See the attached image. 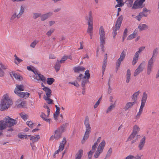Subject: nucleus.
<instances>
[{"instance_id":"aec40b11","label":"nucleus","mask_w":159,"mask_h":159,"mask_svg":"<svg viewBox=\"0 0 159 159\" xmlns=\"http://www.w3.org/2000/svg\"><path fill=\"white\" fill-rule=\"evenodd\" d=\"M43 90L46 92V97L45 96L44 97H50L51 95L52 91L49 88L47 87H44L43 88Z\"/></svg>"},{"instance_id":"603ef678","label":"nucleus","mask_w":159,"mask_h":159,"mask_svg":"<svg viewBox=\"0 0 159 159\" xmlns=\"http://www.w3.org/2000/svg\"><path fill=\"white\" fill-rule=\"evenodd\" d=\"M145 48V47L142 46L139 48V50L136 52L135 53L137 54V55H139V53L141 52L142 51H143Z\"/></svg>"},{"instance_id":"0eeeda50","label":"nucleus","mask_w":159,"mask_h":159,"mask_svg":"<svg viewBox=\"0 0 159 159\" xmlns=\"http://www.w3.org/2000/svg\"><path fill=\"white\" fill-rule=\"evenodd\" d=\"M32 72L34 74L33 78L37 80L38 81L41 80L42 81L45 82L46 81V78L43 75H41L38 70L35 69H33Z\"/></svg>"},{"instance_id":"20e7f679","label":"nucleus","mask_w":159,"mask_h":159,"mask_svg":"<svg viewBox=\"0 0 159 159\" xmlns=\"http://www.w3.org/2000/svg\"><path fill=\"white\" fill-rule=\"evenodd\" d=\"M122 20L123 17L122 16H120L117 20L115 25L113 28L112 34L114 38L117 35V31L120 30Z\"/></svg>"},{"instance_id":"f3484780","label":"nucleus","mask_w":159,"mask_h":159,"mask_svg":"<svg viewBox=\"0 0 159 159\" xmlns=\"http://www.w3.org/2000/svg\"><path fill=\"white\" fill-rule=\"evenodd\" d=\"M53 14L52 12H49L45 14L41 15V20L44 21L51 16Z\"/></svg>"},{"instance_id":"774afa93","label":"nucleus","mask_w":159,"mask_h":159,"mask_svg":"<svg viewBox=\"0 0 159 159\" xmlns=\"http://www.w3.org/2000/svg\"><path fill=\"white\" fill-rule=\"evenodd\" d=\"M134 157L133 156L129 155L127 156L125 159H133Z\"/></svg>"},{"instance_id":"a878e982","label":"nucleus","mask_w":159,"mask_h":159,"mask_svg":"<svg viewBox=\"0 0 159 159\" xmlns=\"http://www.w3.org/2000/svg\"><path fill=\"white\" fill-rule=\"evenodd\" d=\"M131 74L130 70L129 69H128L127 70V74L126 75V82L127 83H129L130 81Z\"/></svg>"},{"instance_id":"c756f323","label":"nucleus","mask_w":159,"mask_h":159,"mask_svg":"<svg viewBox=\"0 0 159 159\" xmlns=\"http://www.w3.org/2000/svg\"><path fill=\"white\" fill-rule=\"evenodd\" d=\"M138 28L140 30H143L148 28V26L145 24L139 25L138 26Z\"/></svg>"},{"instance_id":"4d7b16f0","label":"nucleus","mask_w":159,"mask_h":159,"mask_svg":"<svg viewBox=\"0 0 159 159\" xmlns=\"http://www.w3.org/2000/svg\"><path fill=\"white\" fill-rule=\"evenodd\" d=\"M20 115L21 117L24 120H26L27 119V116L26 114H24L22 113L20 114Z\"/></svg>"},{"instance_id":"423d86ee","label":"nucleus","mask_w":159,"mask_h":159,"mask_svg":"<svg viewBox=\"0 0 159 159\" xmlns=\"http://www.w3.org/2000/svg\"><path fill=\"white\" fill-rule=\"evenodd\" d=\"M106 143L104 140H102L101 143L99 144L97 150L95 152L94 157L95 158H98L100 154L102 153L103 151L104 147Z\"/></svg>"},{"instance_id":"4c0bfd02","label":"nucleus","mask_w":159,"mask_h":159,"mask_svg":"<svg viewBox=\"0 0 159 159\" xmlns=\"http://www.w3.org/2000/svg\"><path fill=\"white\" fill-rule=\"evenodd\" d=\"M25 9L24 7L22 6H21L20 8V10L19 13L17 15L18 17H20L23 14L24 12Z\"/></svg>"},{"instance_id":"052dcab7","label":"nucleus","mask_w":159,"mask_h":159,"mask_svg":"<svg viewBox=\"0 0 159 159\" xmlns=\"http://www.w3.org/2000/svg\"><path fill=\"white\" fill-rule=\"evenodd\" d=\"M84 79L82 80L81 83L82 86L84 88L85 86V84L87 83V80H84Z\"/></svg>"},{"instance_id":"b1692460","label":"nucleus","mask_w":159,"mask_h":159,"mask_svg":"<svg viewBox=\"0 0 159 159\" xmlns=\"http://www.w3.org/2000/svg\"><path fill=\"white\" fill-rule=\"evenodd\" d=\"M147 15V14H145L143 12H141L139 13V15L136 16L135 18L137 20L139 21L143 17H146Z\"/></svg>"},{"instance_id":"39448f33","label":"nucleus","mask_w":159,"mask_h":159,"mask_svg":"<svg viewBox=\"0 0 159 159\" xmlns=\"http://www.w3.org/2000/svg\"><path fill=\"white\" fill-rule=\"evenodd\" d=\"M100 46L103 48L105 43V34L104 30L102 26H101L99 30Z\"/></svg>"},{"instance_id":"c9c22d12","label":"nucleus","mask_w":159,"mask_h":159,"mask_svg":"<svg viewBox=\"0 0 159 159\" xmlns=\"http://www.w3.org/2000/svg\"><path fill=\"white\" fill-rule=\"evenodd\" d=\"M98 145V143L97 142L95 143L92 146V149L89 152H91V154L93 155V153L95 151Z\"/></svg>"},{"instance_id":"79ce46f5","label":"nucleus","mask_w":159,"mask_h":159,"mask_svg":"<svg viewBox=\"0 0 159 159\" xmlns=\"http://www.w3.org/2000/svg\"><path fill=\"white\" fill-rule=\"evenodd\" d=\"M50 97H44V99L47 101V103L49 104L53 103V100L49 98Z\"/></svg>"},{"instance_id":"5fc2aeb1","label":"nucleus","mask_w":159,"mask_h":159,"mask_svg":"<svg viewBox=\"0 0 159 159\" xmlns=\"http://www.w3.org/2000/svg\"><path fill=\"white\" fill-rule=\"evenodd\" d=\"M67 59V57H66V56L65 55L61 58L59 61L61 63H63Z\"/></svg>"},{"instance_id":"cd10ccee","label":"nucleus","mask_w":159,"mask_h":159,"mask_svg":"<svg viewBox=\"0 0 159 159\" xmlns=\"http://www.w3.org/2000/svg\"><path fill=\"white\" fill-rule=\"evenodd\" d=\"M139 55H137L135 53L133 57V60L132 61V64L134 65L137 62L139 59Z\"/></svg>"},{"instance_id":"69168bd1","label":"nucleus","mask_w":159,"mask_h":159,"mask_svg":"<svg viewBox=\"0 0 159 159\" xmlns=\"http://www.w3.org/2000/svg\"><path fill=\"white\" fill-rule=\"evenodd\" d=\"M100 103V100H98L94 106V108H96Z\"/></svg>"},{"instance_id":"680f3d73","label":"nucleus","mask_w":159,"mask_h":159,"mask_svg":"<svg viewBox=\"0 0 159 159\" xmlns=\"http://www.w3.org/2000/svg\"><path fill=\"white\" fill-rule=\"evenodd\" d=\"M69 84H70L73 85L75 86L78 87L79 86V85L77 82H70Z\"/></svg>"},{"instance_id":"9b49d317","label":"nucleus","mask_w":159,"mask_h":159,"mask_svg":"<svg viewBox=\"0 0 159 159\" xmlns=\"http://www.w3.org/2000/svg\"><path fill=\"white\" fill-rule=\"evenodd\" d=\"M154 61H155L152 60V59H150L148 61L147 69V74L148 75H150L152 71Z\"/></svg>"},{"instance_id":"e433bc0d","label":"nucleus","mask_w":159,"mask_h":159,"mask_svg":"<svg viewBox=\"0 0 159 159\" xmlns=\"http://www.w3.org/2000/svg\"><path fill=\"white\" fill-rule=\"evenodd\" d=\"M136 33L137 32L135 31L133 34H130L128 36L127 38V40H129L134 38L136 36Z\"/></svg>"},{"instance_id":"8fccbe9b","label":"nucleus","mask_w":159,"mask_h":159,"mask_svg":"<svg viewBox=\"0 0 159 159\" xmlns=\"http://www.w3.org/2000/svg\"><path fill=\"white\" fill-rule=\"evenodd\" d=\"M41 14L40 13H34L33 14V18L34 19H36L39 17H41Z\"/></svg>"},{"instance_id":"09e8293b","label":"nucleus","mask_w":159,"mask_h":159,"mask_svg":"<svg viewBox=\"0 0 159 159\" xmlns=\"http://www.w3.org/2000/svg\"><path fill=\"white\" fill-rule=\"evenodd\" d=\"M107 65V63L103 62V65L102 67V76H103L105 72V70Z\"/></svg>"},{"instance_id":"4be33fe9","label":"nucleus","mask_w":159,"mask_h":159,"mask_svg":"<svg viewBox=\"0 0 159 159\" xmlns=\"http://www.w3.org/2000/svg\"><path fill=\"white\" fill-rule=\"evenodd\" d=\"M85 68L83 66H78L75 67L73 70L75 72H80L81 71H84Z\"/></svg>"},{"instance_id":"dca6fc26","label":"nucleus","mask_w":159,"mask_h":159,"mask_svg":"<svg viewBox=\"0 0 159 159\" xmlns=\"http://www.w3.org/2000/svg\"><path fill=\"white\" fill-rule=\"evenodd\" d=\"M16 105L17 107L19 108H23L25 107L26 102L25 101H22L21 99H18L16 102Z\"/></svg>"},{"instance_id":"c03bdc74","label":"nucleus","mask_w":159,"mask_h":159,"mask_svg":"<svg viewBox=\"0 0 159 159\" xmlns=\"http://www.w3.org/2000/svg\"><path fill=\"white\" fill-rule=\"evenodd\" d=\"M139 128L137 125H134L133 127V132L137 134V132L139 131Z\"/></svg>"},{"instance_id":"c85d7f7f","label":"nucleus","mask_w":159,"mask_h":159,"mask_svg":"<svg viewBox=\"0 0 159 159\" xmlns=\"http://www.w3.org/2000/svg\"><path fill=\"white\" fill-rule=\"evenodd\" d=\"M139 91L134 93L132 96V99L134 102H135L137 100V96L139 95Z\"/></svg>"},{"instance_id":"9d476101","label":"nucleus","mask_w":159,"mask_h":159,"mask_svg":"<svg viewBox=\"0 0 159 159\" xmlns=\"http://www.w3.org/2000/svg\"><path fill=\"white\" fill-rule=\"evenodd\" d=\"M4 120L6 121L7 126L11 127L17 123L16 120L12 119L8 116L6 117Z\"/></svg>"},{"instance_id":"4468645a","label":"nucleus","mask_w":159,"mask_h":159,"mask_svg":"<svg viewBox=\"0 0 159 159\" xmlns=\"http://www.w3.org/2000/svg\"><path fill=\"white\" fill-rule=\"evenodd\" d=\"M66 142V139L65 138H64L62 141L61 142L58 150H57L54 153L56 154L58 153L59 151H62L64 148V145Z\"/></svg>"},{"instance_id":"0e129e2a","label":"nucleus","mask_w":159,"mask_h":159,"mask_svg":"<svg viewBox=\"0 0 159 159\" xmlns=\"http://www.w3.org/2000/svg\"><path fill=\"white\" fill-rule=\"evenodd\" d=\"M145 103H141V105L140 107V108H139V111H143V108L144 106Z\"/></svg>"},{"instance_id":"5701e85b","label":"nucleus","mask_w":159,"mask_h":159,"mask_svg":"<svg viewBox=\"0 0 159 159\" xmlns=\"http://www.w3.org/2000/svg\"><path fill=\"white\" fill-rule=\"evenodd\" d=\"M135 103V102H128L127 103L124 108L125 110V111H127L129 108H131Z\"/></svg>"},{"instance_id":"a19ab883","label":"nucleus","mask_w":159,"mask_h":159,"mask_svg":"<svg viewBox=\"0 0 159 159\" xmlns=\"http://www.w3.org/2000/svg\"><path fill=\"white\" fill-rule=\"evenodd\" d=\"M16 18L18 19L20 17H18L17 15H16V12H14L11 16V17L10 18V20L11 22H12Z\"/></svg>"},{"instance_id":"bf43d9fd","label":"nucleus","mask_w":159,"mask_h":159,"mask_svg":"<svg viewBox=\"0 0 159 159\" xmlns=\"http://www.w3.org/2000/svg\"><path fill=\"white\" fill-rule=\"evenodd\" d=\"M54 30L53 29H51L46 33V35L49 36L53 32Z\"/></svg>"},{"instance_id":"2f4dec72","label":"nucleus","mask_w":159,"mask_h":159,"mask_svg":"<svg viewBox=\"0 0 159 159\" xmlns=\"http://www.w3.org/2000/svg\"><path fill=\"white\" fill-rule=\"evenodd\" d=\"M61 64L58 60L57 61L56 64L55 66V68L56 72H58L60 70L61 67Z\"/></svg>"},{"instance_id":"49530a36","label":"nucleus","mask_w":159,"mask_h":159,"mask_svg":"<svg viewBox=\"0 0 159 159\" xmlns=\"http://www.w3.org/2000/svg\"><path fill=\"white\" fill-rule=\"evenodd\" d=\"M39 42V41L37 40H34L33 42H32L30 45V47L34 48L36 44Z\"/></svg>"},{"instance_id":"f8f14e48","label":"nucleus","mask_w":159,"mask_h":159,"mask_svg":"<svg viewBox=\"0 0 159 159\" xmlns=\"http://www.w3.org/2000/svg\"><path fill=\"white\" fill-rule=\"evenodd\" d=\"M14 92L20 97L25 98H28L30 96V93H28L20 92L16 89L14 90Z\"/></svg>"},{"instance_id":"13d9d810","label":"nucleus","mask_w":159,"mask_h":159,"mask_svg":"<svg viewBox=\"0 0 159 159\" xmlns=\"http://www.w3.org/2000/svg\"><path fill=\"white\" fill-rule=\"evenodd\" d=\"M84 76H85L86 78L87 77V79H89L90 77V75L89 73V70H87L85 72Z\"/></svg>"},{"instance_id":"864d4df0","label":"nucleus","mask_w":159,"mask_h":159,"mask_svg":"<svg viewBox=\"0 0 159 159\" xmlns=\"http://www.w3.org/2000/svg\"><path fill=\"white\" fill-rule=\"evenodd\" d=\"M14 57H15V59L18 61V62H15V63L16 64L18 65L20 62L22 61V60L20 59L16 54L14 55Z\"/></svg>"},{"instance_id":"72a5a7b5","label":"nucleus","mask_w":159,"mask_h":159,"mask_svg":"<svg viewBox=\"0 0 159 159\" xmlns=\"http://www.w3.org/2000/svg\"><path fill=\"white\" fill-rule=\"evenodd\" d=\"M115 107V103L111 104L110 106L108 107L107 111L106 113H108L109 112L111 111Z\"/></svg>"},{"instance_id":"1a4fd4ad","label":"nucleus","mask_w":159,"mask_h":159,"mask_svg":"<svg viewBox=\"0 0 159 159\" xmlns=\"http://www.w3.org/2000/svg\"><path fill=\"white\" fill-rule=\"evenodd\" d=\"M145 1V0H136L134 3L132 8L135 9L142 8L144 6L143 3Z\"/></svg>"},{"instance_id":"7ed1b4c3","label":"nucleus","mask_w":159,"mask_h":159,"mask_svg":"<svg viewBox=\"0 0 159 159\" xmlns=\"http://www.w3.org/2000/svg\"><path fill=\"white\" fill-rule=\"evenodd\" d=\"M64 130V127L63 126H61L58 128L54 132V135L51 136L49 140L52 141L54 139L56 140H59L61 137L62 133Z\"/></svg>"},{"instance_id":"a18cd8bd","label":"nucleus","mask_w":159,"mask_h":159,"mask_svg":"<svg viewBox=\"0 0 159 159\" xmlns=\"http://www.w3.org/2000/svg\"><path fill=\"white\" fill-rule=\"evenodd\" d=\"M27 125L31 128H33L34 126V124L31 121H29L26 122Z\"/></svg>"},{"instance_id":"de8ad7c7","label":"nucleus","mask_w":159,"mask_h":159,"mask_svg":"<svg viewBox=\"0 0 159 159\" xmlns=\"http://www.w3.org/2000/svg\"><path fill=\"white\" fill-rule=\"evenodd\" d=\"M136 134L133 132L131 134V135H130V136L128 138V140L130 141L134 139V137H135Z\"/></svg>"},{"instance_id":"f03ea898","label":"nucleus","mask_w":159,"mask_h":159,"mask_svg":"<svg viewBox=\"0 0 159 159\" xmlns=\"http://www.w3.org/2000/svg\"><path fill=\"white\" fill-rule=\"evenodd\" d=\"M12 104L11 101L7 95L3 96V99L1 101V110L4 111L8 109Z\"/></svg>"},{"instance_id":"f257e3e1","label":"nucleus","mask_w":159,"mask_h":159,"mask_svg":"<svg viewBox=\"0 0 159 159\" xmlns=\"http://www.w3.org/2000/svg\"><path fill=\"white\" fill-rule=\"evenodd\" d=\"M84 125L86 128V131L81 141V143L82 144L84 143L85 141L88 139L89 134L91 132V128L89 124V118L87 116L85 117Z\"/></svg>"},{"instance_id":"a211bd4d","label":"nucleus","mask_w":159,"mask_h":159,"mask_svg":"<svg viewBox=\"0 0 159 159\" xmlns=\"http://www.w3.org/2000/svg\"><path fill=\"white\" fill-rule=\"evenodd\" d=\"M10 76L12 77V76L15 77L16 79L19 80H21L23 79L22 77L20 76L19 75L13 72H10Z\"/></svg>"},{"instance_id":"338daca9","label":"nucleus","mask_w":159,"mask_h":159,"mask_svg":"<svg viewBox=\"0 0 159 159\" xmlns=\"http://www.w3.org/2000/svg\"><path fill=\"white\" fill-rule=\"evenodd\" d=\"M4 72L0 68V76L2 77L4 75Z\"/></svg>"},{"instance_id":"6e6552de","label":"nucleus","mask_w":159,"mask_h":159,"mask_svg":"<svg viewBox=\"0 0 159 159\" xmlns=\"http://www.w3.org/2000/svg\"><path fill=\"white\" fill-rule=\"evenodd\" d=\"M126 56V52L123 50L121 53L120 58L118 59L116 63V72H117L120 68L121 62L123 61L125 58Z\"/></svg>"},{"instance_id":"3c124183","label":"nucleus","mask_w":159,"mask_h":159,"mask_svg":"<svg viewBox=\"0 0 159 159\" xmlns=\"http://www.w3.org/2000/svg\"><path fill=\"white\" fill-rule=\"evenodd\" d=\"M112 152V149L111 148H110L108 150L107 154L106 155V157H109Z\"/></svg>"},{"instance_id":"bb28decb","label":"nucleus","mask_w":159,"mask_h":159,"mask_svg":"<svg viewBox=\"0 0 159 159\" xmlns=\"http://www.w3.org/2000/svg\"><path fill=\"white\" fill-rule=\"evenodd\" d=\"M158 48H156L153 50L152 57L150 59H152V60L155 61V57L157 56L158 54Z\"/></svg>"},{"instance_id":"393cba45","label":"nucleus","mask_w":159,"mask_h":159,"mask_svg":"<svg viewBox=\"0 0 159 159\" xmlns=\"http://www.w3.org/2000/svg\"><path fill=\"white\" fill-rule=\"evenodd\" d=\"M40 139L39 135H37L34 136H31L30 138V140H32L33 143L37 142Z\"/></svg>"},{"instance_id":"58836bf2","label":"nucleus","mask_w":159,"mask_h":159,"mask_svg":"<svg viewBox=\"0 0 159 159\" xmlns=\"http://www.w3.org/2000/svg\"><path fill=\"white\" fill-rule=\"evenodd\" d=\"M93 25H88V27L87 30V32L88 34L93 33Z\"/></svg>"},{"instance_id":"37998d69","label":"nucleus","mask_w":159,"mask_h":159,"mask_svg":"<svg viewBox=\"0 0 159 159\" xmlns=\"http://www.w3.org/2000/svg\"><path fill=\"white\" fill-rule=\"evenodd\" d=\"M54 81V80L52 78H48L47 79V83L49 85L52 84Z\"/></svg>"},{"instance_id":"412c9836","label":"nucleus","mask_w":159,"mask_h":159,"mask_svg":"<svg viewBox=\"0 0 159 159\" xmlns=\"http://www.w3.org/2000/svg\"><path fill=\"white\" fill-rule=\"evenodd\" d=\"M145 140V137L144 136L141 139L138 148L139 150H141L144 146Z\"/></svg>"},{"instance_id":"f704fd0d","label":"nucleus","mask_w":159,"mask_h":159,"mask_svg":"<svg viewBox=\"0 0 159 159\" xmlns=\"http://www.w3.org/2000/svg\"><path fill=\"white\" fill-rule=\"evenodd\" d=\"M82 154L83 150H80L78 153L76 154L75 159H81Z\"/></svg>"},{"instance_id":"ea45409f","label":"nucleus","mask_w":159,"mask_h":159,"mask_svg":"<svg viewBox=\"0 0 159 159\" xmlns=\"http://www.w3.org/2000/svg\"><path fill=\"white\" fill-rule=\"evenodd\" d=\"M40 116L42 118L43 120L46 121L47 122H50V120L49 119H48L47 117V116H46L44 113L42 112Z\"/></svg>"},{"instance_id":"6ab92c4d","label":"nucleus","mask_w":159,"mask_h":159,"mask_svg":"<svg viewBox=\"0 0 159 159\" xmlns=\"http://www.w3.org/2000/svg\"><path fill=\"white\" fill-rule=\"evenodd\" d=\"M7 127L6 121L2 120L0 121V130H1L6 128Z\"/></svg>"},{"instance_id":"473e14b6","label":"nucleus","mask_w":159,"mask_h":159,"mask_svg":"<svg viewBox=\"0 0 159 159\" xmlns=\"http://www.w3.org/2000/svg\"><path fill=\"white\" fill-rule=\"evenodd\" d=\"M16 88L15 89L19 91H23L24 90L25 88L24 86L22 85H16Z\"/></svg>"},{"instance_id":"ddd939ff","label":"nucleus","mask_w":159,"mask_h":159,"mask_svg":"<svg viewBox=\"0 0 159 159\" xmlns=\"http://www.w3.org/2000/svg\"><path fill=\"white\" fill-rule=\"evenodd\" d=\"M144 64V62H142L139 66L135 71L134 74V76H136L143 71L144 69V67L143 66Z\"/></svg>"},{"instance_id":"6e6d98bb","label":"nucleus","mask_w":159,"mask_h":159,"mask_svg":"<svg viewBox=\"0 0 159 159\" xmlns=\"http://www.w3.org/2000/svg\"><path fill=\"white\" fill-rule=\"evenodd\" d=\"M86 77L85 76H84V75H82V74H80L79 75V76L77 77V79L78 81H80L82 79H86Z\"/></svg>"},{"instance_id":"2eb2a0df","label":"nucleus","mask_w":159,"mask_h":159,"mask_svg":"<svg viewBox=\"0 0 159 159\" xmlns=\"http://www.w3.org/2000/svg\"><path fill=\"white\" fill-rule=\"evenodd\" d=\"M85 19L88 21V25H93V18L91 11L89 12V16L86 17Z\"/></svg>"},{"instance_id":"e2e57ef3","label":"nucleus","mask_w":159,"mask_h":159,"mask_svg":"<svg viewBox=\"0 0 159 159\" xmlns=\"http://www.w3.org/2000/svg\"><path fill=\"white\" fill-rule=\"evenodd\" d=\"M142 113V111H139L137 113V115L136 116V119H138L139 118L140 116L141 115V114Z\"/></svg>"},{"instance_id":"7c9ffc66","label":"nucleus","mask_w":159,"mask_h":159,"mask_svg":"<svg viewBox=\"0 0 159 159\" xmlns=\"http://www.w3.org/2000/svg\"><path fill=\"white\" fill-rule=\"evenodd\" d=\"M148 97V95L145 92H144L143 93V95L142 97L141 100V102L145 104L146 101L147 100Z\"/></svg>"}]
</instances>
